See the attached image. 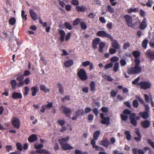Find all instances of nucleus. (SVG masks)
Listing matches in <instances>:
<instances>
[{
    "label": "nucleus",
    "instance_id": "bb28decb",
    "mask_svg": "<svg viewBox=\"0 0 154 154\" xmlns=\"http://www.w3.org/2000/svg\"><path fill=\"white\" fill-rule=\"evenodd\" d=\"M32 91V96H35L37 93L38 90V87L37 86H35L32 87L31 89Z\"/></svg>",
    "mask_w": 154,
    "mask_h": 154
},
{
    "label": "nucleus",
    "instance_id": "4c0bfd02",
    "mask_svg": "<svg viewBox=\"0 0 154 154\" xmlns=\"http://www.w3.org/2000/svg\"><path fill=\"white\" fill-rule=\"evenodd\" d=\"M121 120L124 121L127 120L128 116L127 115L121 114L120 115Z\"/></svg>",
    "mask_w": 154,
    "mask_h": 154
},
{
    "label": "nucleus",
    "instance_id": "13d9d810",
    "mask_svg": "<svg viewBox=\"0 0 154 154\" xmlns=\"http://www.w3.org/2000/svg\"><path fill=\"white\" fill-rule=\"evenodd\" d=\"M119 60V58L116 56H114L111 58L110 59L111 61L113 62L117 61Z\"/></svg>",
    "mask_w": 154,
    "mask_h": 154
},
{
    "label": "nucleus",
    "instance_id": "f03ea898",
    "mask_svg": "<svg viewBox=\"0 0 154 154\" xmlns=\"http://www.w3.org/2000/svg\"><path fill=\"white\" fill-rule=\"evenodd\" d=\"M123 113L125 114L129 115V118L131 123L134 126L137 125V122L135 119L136 114L135 113H131V112L128 109L124 110Z\"/></svg>",
    "mask_w": 154,
    "mask_h": 154
},
{
    "label": "nucleus",
    "instance_id": "e2e57ef3",
    "mask_svg": "<svg viewBox=\"0 0 154 154\" xmlns=\"http://www.w3.org/2000/svg\"><path fill=\"white\" fill-rule=\"evenodd\" d=\"M117 92L114 90L110 92V95L112 97H115L117 95Z\"/></svg>",
    "mask_w": 154,
    "mask_h": 154
},
{
    "label": "nucleus",
    "instance_id": "680f3d73",
    "mask_svg": "<svg viewBox=\"0 0 154 154\" xmlns=\"http://www.w3.org/2000/svg\"><path fill=\"white\" fill-rule=\"evenodd\" d=\"M117 49L114 48H110L109 49V52L111 54H113L116 52Z\"/></svg>",
    "mask_w": 154,
    "mask_h": 154
},
{
    "label": "nucleus",
    "instance_id": "7ed1b4c3",
    "mask_svg": "<svg viewBox=\"0 0 154 154\" xmlns=\"http://www.w3.org/2000/svg\"><path fill=\"white\" fill-rule=\"evenodd\" d=\"M69 139V137H67L66 138H63L59 139L58 141L62 148L65 150L73 149V147L69 144L66 143L67 141Z\"/></svg>",
    "mask_w": 154,
    "mask_h": 154
},
{
    "label": "nucleus",
    "instance_id": "f704fd0d",
    "mask_svg": "<svg viewBox=\"0 0 154 154\" xmlns=\"http://www.w3.org/2000/svg\"><path fill=\"white\" fill-rule=\"evenodd\" d=\"M64 25L66 28L67 29L71 30L72 29V25L68 22H65Z\"/></svg>",
    "mask_w": 154,
    "mask_h": 154
},
{
    "label": "nucleus",
    "instance_id": "4be33fe9",
    "mask_svg": "<svg viewBox=\"0 0 154 154\" xmlns=\"http://www.w3.org/2000/svg\"><path fill=\"white\" fill-rule=\"evenodd\" d=\"M75 9L78 12H84L86 10V8L84 6H76Z\"/></svg>",
    "mask_w": 154,
    "mask_h": 154
},
{
    "label": "nucleus",
    "instance_id": "2f4dec72",
    "mask_svg": "<svg viewBox=\"0 0 154 154\" xmlns=\"http://www.w3.org/2000/svg\"><path fill=\"white\" fill-rule=\"evenodd\" d=\"M10 84L12 89H15L16 88V86L17 85L16 80H11L10 82Z\"/></svg>",
    "mask_w": 154,
    "mask_h": 154
},
{
    "label": "nucleus",
    "instance_id": "37998d69",
    "mask_svg": "<svg viewBox=\"0 0 154 154\" xmlns=\"http://www.w3.org/2000/svg\"><path fill=\"white\" fill-rule=\"evenodd\" d=\"M24 92L23 93V95L24 96H26L29 93V89L28 87L26 86L24 88Z\"/></svg>",
    "mask_w": 154,
    "mask_h": 154
},
{
    "label": "nucleus",
    "instance_id": "5fc2aeb1",
    "mask_svg": "<svg viewBox=\"0 0 154 154\" xmlns=\"http://www.w3.org/2000/svg\"><path fill=\"white\" fill-rule=\"evenodd\" d=\"M136 97L141 104H144V101L142 98L139 96H137Z\"/></svg>",
    "mask_w": 154,
    "mask_h": 154
},
{
    "label": "nucleus",
    "instance_id": "69168bd1",
    "mask_svg": "<svg viewBox=\"0 0 154 154\" xmlns=\"http://www.w3.org/2000/svg\"><path fill=\"white\" fill-rule=\"evenodd\" d=\"M144 106L145 107V112H149V107L148 104H144Z\"/></svg>",
    "mask_w": 154,
    "mask_h": 154
},
{
    "label": "nucleus",
    "instance_id": "ea45409f",
    "mask_svg": "<svg viewBox=\"0 0 154 154\" xmlns=\"http://www.w3.org/2000/svg\"><path fill=\"white\" fill-rule=\"evenodd\" d=\"M16 21V20L14 17L11 18L9 20V24L11 25H14L15 24Z\"/></svg>",
    "mask_w": 154,
    "mask_h": 154
},
{
    "label": "nucleus",
    "instance_id": "c756f323",
    "mask_svg": "<svg viewBox=\"0 0 154 154\" xmlns=\"http://www.w3.org/2000/svg\"><path fill=\"white\" fill-rule=\"evenodd\" d=\"M100 134V131H97L94 132V133L93 137L95 140H97Z\"/></svg>",
    "mask_w": 154,
    "mask_h": 154
},
{
    "label": "nucleus",
    "instance_id": "4468645a",
    "mask_svg": "<svg viewBox=\"0 0 154 154\" xmlns=\"http://www.w3.org/2000/svg\"><path fill=\"white\" fill-rule=\"evenodd\" d=\"M29 13L31 17L33 20H35L37 19V14L33 10L30 9L29 11Z\"/></svg>",
    "mask_w": 154,
    "mask_h": 154
},
{
    "label": "nucleus",
    "instance_id": "ddd939ff",
    "mask_svg": "<svg viewBox=\"0 0 154 154\" xmlns=\"http://www.w3.org/2000/svg\"><path fill=\"white\" fill-rule=\"evenodd\" d=\"M140 124L143 128H148L150 126V122L148 120H146L141 121Z\"/></svg>",
    "mask_w": 154,
    "mask_h": 154
},
{
    "label": "nucleus",
    "instance_id": "6e6552de",
    "mask_svg": "<svg viewBox=\"0 0 154 154\" xmlns=\"http://www.w3.org/2000/svg\"><path fill=\"white\" fill-rule=\"evenodd\" d=\"M60 109L62 111V113L64 114L67 117L70 118L71 111V109L69 108L64 106H62L60 107Z\"/></svg>",
    "mask_w": 154,
    "mask_h": 154
},
{
    "label": "nucleus",
    "instance_id": "f3484780",
    "mask_svg": "<svg viewBox=\"0 0 154 154\" xmlns=\"http://www.w3.org/2000/svg\"><path fill=\"white\" fill-rule=\"evenodd\" d=\"M112 41L113 42L112 44V47L117 50L119 49L120 48V47L117 41L116 40Z\"/></svg>",
    "mask_w": 154,
    "mask_h": 154
},
{
    "label": "nucleus",
    "instance_id": "774afa93",
    "mask_svg": "<svg viewBox=\"0 0 154 154\" xmlns=\"http://www.w3.org/2000/svg\"><path fill=\"white\" fill-rule=\"evenodd\" d=\"M99 20L101 22L105 23H106V21L103 17H100L99 18Z\"/></svg>",
    "mask_w": 154,
    "mask_h": 154
},
{
    "label": "nucleus",
    "instance_id": "f257e3e1",
    "mask_svg": "<svg viewBox=\"0 0 154 154\" xmlns=\"http://www.w3.org/2000/svg\"><path fill=\"white\" fill-rule=\"evenodd\" d=\"M135 66L130 68L127 71V73L129 75H133L140 73L142 70L140 66H139L140 61L136 59L135 61Z\"/></svg>",
    "mask_w": 154,
    "mask_h": 154
},
{
    "label": "nucleus",
    "instance_id": "6ab92c4d",
    "mask_svg": "<svg viewBox=\"0 0 154 154\" xmlns=\"http://www.w3.org/2000/svg\"><path fill=\"white\" fill-rule=\"evenodd\" d=\"M37 139V135L35 134H32L29 137L28 140L30 142H33L36 140Z\"/></svg>",
    "mask_w": 154,
    "mask_h": 154
},
{
    "label": "nucleus",
    "instance_id": "dca6fc26",
    "mask_svg": "<svg viewBox=\"0 0 154 154\" xmlns=\"http://www.w3.org/2000/svg\"><path fill=\"white\" fill-rule=\"evenodd\" d=\"M58 33L60 35V40L61 42H63L65 39L66 35L65 32L63 30H60L59 31Z\"/></svg>",
    "mask_w": 154,
    "mask_h": 154
},
{
    "label": "nucleus",
    "instance_id": "bf43d9fd",
    "mask_svg": "<svg viewBox=\"0 0 154 154\" xmlns=\"http://www.w3.org/2000/svg\"><path fill=\"white\" fill-rule=\"evenodd\" d=\"M101 110L103 113H107L109 111L107 107H103L101 109Z\"/></svg>",
    "mask_w": 154,
    "mask_h": 154
},
{
    "label": "nucleus",
    "instance_id": "423d86ee",
    "mask_svg": "<svg viewBox=\"0 0 154 154\" xmlns=\"http://www.w3.org/2000/svg\"><path fill=\"white\" fill-rule=\"evenodd\" d=\"M96 35L99 37H106L109 39L111 41H113V38L112 36L110 34L107 33L106 31L103 30L98 31Z\"/></svg>",
    "mask_w": 154,
    "mask_h": 154
},
{
    "label": "nucleus",
    "instance_id": "a211bd4d",
    "mask_svg": "<svg viewBox=\"0 0 154 154\" xmlns=\"http://www.w3.org/2000/svg\"><path fill=\"white\" fill-rule=\"evenodd\" d=\"M135 133L138 137H134V140L137 142L140 141L142 138V136L140 131H135Z\"/></svg>",
    "mask_w": 154,
    "mask_h": 154
},
{
    "label": "nucleus",
    "instance_id": "79ce46f5",
    "mask_svg": "<svg viewBox=\"0 0 154 154\" xmlns=\"http://www.w3.org/2000/svg\"><path fill=\"white\" fill-rule=\"evenodd\" d=\"M81 20L79 18L76 19L73 22V25L74 26L77 25L80 22Z\"/></svg>",
    "mask_w": 154,
    "mask_h": 154
},
{
    "label": "nucleus",
    "instance_id": "49530a36",
    "mask_svg": "<svg viewBox=\"0 0 154 154\" xmlns=\"http://www.w3.org/2000/svg\"><path fill=\"white\" fill-rule=\"evenodd\" d=\"M24 78V75L21 74L16 78V80L19 82L23 81Z\"/></svg>",
    "mask_w": 154,
    "mask_h": 154
},
{
    "label": "nucleus",
    "instance_id": "412c9836",
    "mask_svg": "<svg viewBox=\"0 0 154 154\" xmlns=\"http://www.w3.org/2000/svg\"><path fill=\"white\" fill-rule=\"evenodd\" d=\"M139 115L141 117L144 119H147L149 117V112H140Z\"/></svg>",
    "mask_w": 154,
    "mask_h": 154
},
{
    "label": "nucleus",
    "instance_id": "9d476101",
    "mask_svg": "<svg viewBox=\"0 0 154 154\" xmlns=\"http://www.w3.org/2000/svg\"><path fill=\"white\" fill-rule=\"evenodd\" d=\"M11 123L14 128L17 129L19 128L20 122L18 118L16 117L13 118L12 120Z\"/></svg>",
    "mask_w": 154,
    "mask_h": 154
},
{
    "label": "nucleus",
    "instance_id": "473e14b6",
    "mask_svg": "<svg viewBox=\"0 0 154 154\" xmlns=\"http://www.w3.org/2000/svg\"><path fill=\"white\" fill-rule=\"evenodd\" d=\"M119 63L117 62L116 63L113 67V71L115 72H117L119 70Z\"/></svg>",
    "mask_w": 154,
    "mask_h": 154
},
{
    "label": "nucleus",
    "instance_id": "6e6d98bb",
    "mask_svg": "<svg viewBox=\"0 0 154 154\" xmlns=\"http://www.w3.org/2000/svg\"><path fill=\"white\" fill-rule=\"evenodd\" d=\"M43 147V145L42 144H38V145L35 144V148L36 149H40Z\"/></svg>",
    "mask_w": 154,
    "mask_h": 154
},
{
    "label": "nucleus",
    "instance_id": "09e8293b",
    "mask_svg": "<svg viewBox=\"0 0 154 154\" xmlns=\"http://www.w3.org/2000/svg\"><path fill=\"white\" fill-rule=\"evenodd\" d=\"M25 11L23 10H22L21 11V17L22 19L26 20H27V15H25Z\"/></svg>",
    "mask_w": 154,
    "mask_h": 154
},
{
    "label": "nucleus",
    "instance_id": "8fccbe9b",
    "mask_svg": "<svg viewBox=\"0 0 154 154\" xmlns=\"http://www.w3.org/2000/svg\"><path fill=\"white\" fill-rule=\"evenodd\" d=\"M130 46V44L128 42H124L123 45V48L124 50H126Z\"/></svg>",
    "mask_w": 154,
    "mask_h": 154
},
{
    "label": "nucleus",
    "instance_id": "7c9ffc66",
    "mask_svg": "<svg viewBox=\"0 0 154 154\" xmlns=\"http://www.w3.org/2000/svg\"><path fill=\"white\" fill-rule=\"evenodd\" d=\"M57 86L59 92L61 94H63L64 93V89L62 85L60 83H58L57 84Z\"/></svg>",
    "mask_w": 154,
    "mask_h": 154
},
{
    "label": "nucleus",
    "instance_id": "c9c22d12",
    "mask_svg": "<svg viewBox=\"0 0 154 154\" xmlns=\"http://www.w3.org/2000/svg\"><path fill=\"white\" fill-rule=\"evenodd\" d=\"M125 134L126 136V138L128 140H131V137L129 131H125Z\"/></svg>",
    "mask_w": 154,
    "mask_h": 154
},
{
    "label": "nucleus",
    "instance_id": "72a5a7b5",
    "mask_svg": "<svg viewBox=\"0 0 154 154\" xmlns=\"http://www.w3.org/2000/svg\"><path fill=\"white\" fill-rule=\"evenodd\" d=\"M101 144L103 146H107L109 144V142L107 139H106L102 140Z\"/></svg>",
    "mask_w": 154,
    "mask_h": 154
},
{
    "label": "nucleus",
    "instance_id": "864d4df0",
    "mask_svg": "<svg viewBox=\"0 0 154 154\" xmlns=\"http://www.w3.org/2000/svg\"><path fill=\"white\" fill-rule=\"evenodd\" d=\"M71 3L74 5L78 6L79 5V2L78 0H72L71 1Z\"/></svg>",
    "mask_w": 154,
    "mask_h": 154
},
{
    "label": "nucleus",
    "instance_id": "a18cd8bd",
    "mask_svg": "<svg viewBox=\"0 0 154 154\" xmlns=\"http://www.w3.org/2000/svg\"><path fill=\"white\" fill-rule=\"evenodd\" d=\"M16 146L17 149L19 151H21L23 150L22 144L20 143L17 142L16 143Z\"/></svg>",
    "mask_w": 154,
    "mask_h": 154
},
{
    "label": "nucleus",
    "instance_id": "aec40b11",
    "mask_svg": "<svg viewBox=\"0 0 154 154\" xmlns=\"http://www.w3.org/2000/svg\"><path fill=\"white\" fill-rule=\"evenodd\" d=\"M73 63V60L71 59H69L64 62V65L66 67H69L72 66Z\"/></svg>",
    "mask_w": 154,
    "mask_h": 154
},
{
    "label": "nucleus",
    "instance_id": "0e129e2a",
    "mask_svg": "<svg viewBox=\"0 0 154 154\" xmlns=\"http://www.w3.org/2000/svg\"><path fill=\"white\" fill-rule=\"evenodd\" d=\"M96 16V15L95 14L92 12L90 13L88 15V17L91 19H94V17Z\"/></svg>",
    "mask_w": 154,
    "mask_h": 154
},
{
    "label": "nucleus",
    "instance_id": "a19ab883",
    "mask_svg": "<svg viewBox=\"0 0 154 154\" xmlns=\"http://www.w3.org/2000/svg\"><path fill=\"white\" fill-rule=\"evenodd\" d=\"M140 80V77L138 76L132 82V84L134 85H137V86L139 87L138 82Z\"/></svg>",
    "mask_w": 154,
    "mask_h": 154
},
{
    "label": "nucleus",
    "instance_id": "5701e85b",
    "mask_svg": "<svg viewBox=\"0 0 154 154\" xmlns=\"http://www.w3.org/2000/svg\"><path fill=\"white\" fill-rule=\"evenodd\" d=\"M132 151L133 154H137V152L138 154H144V151L141 149H137V148H134L132 149Z\"/></svg>",
    "mask_w": 154,
    "mask_h": 154
},
{
    "label": "nucleus",
    "instance_id": "0eeeda50",
    "mask_svg": "<svg viewBox=\"0 0 154 154\" xmlns=\"http://www.w3.org/2000/svg\"><path fill=\"white\" fill-rule=\"evenodd\" d=\"M100 122L103 125H106L107 126L110 124V119L108 117H104L103 113L100 114Z\"/></svg>",
    "mask_w": 154,
    "mask_h": 154
},
{
    "label": "nucleus",
    "instance_id": "9b49d317",
    "mask_svg": "<svg viewBox=\"0 0 154 154\" xmlns=\"http://www.w3.org/2000/svg\"><path fill=\"white\" fill-rule=\"evenodd\" d=\"M146 55L148 56L151 60H154V51L148 49L146 52Z\"/></svg>",
    "mask_w": 154,
    "mask_h": 154
},
{
    "label": "nucleus",
    "instance_id": "052dcab7",
    "mask_svg": "<svg viewBox=\"0 0 154 154\" xmlns=\"http://www.w3.org/2000/svg\"><path fill=\"white\" fill-rule=\"evenodd\" d=\"M120 63L121 66H124L126 65L127 62L125 59H122L120 60Z\"/></svg>",
    "mask_w": 154,
    "mask_h": 154
},
{
    "label": "nucleus",
    "instance_id": "39448f33",
    "mask_svg": "<svg viewBox=\"0 0 154 154\" xmlns=\"http://www.w3.org/2000/svg\"><path fill=\"white\" fill-rule=\"evenodd\" d=\"M77 75L80 79L82 81H85L88 79L86 72L84 69H80L78 72Z\"/></svg>",
    "mask_w": 154,
    "mask_h": 154
},
{
    "label": "nucleus",
    "instance_id": "a878e982",
    "mask_svg": "<svg viewBox=\"0 0 154 154\" xmlns=\"http://www.w3.org/2000/svg\"><path fill=\"white\" fill-rule=\"evenodd\" d=\"M132 54L135 58L134 61L136 59H137L139 60V61H140V59L138 58V57L140 55V53L139 51H134L132 52Z\"/></svg>",
    "mask_w": 154,
    "mask_h": 154
},
{
    "label": "nucleus",
    "instance_id": "338daca9",
    "mask_svg": "<svg viewBox=\"0 0 154 154\" xmlns=\"http://www.w3.org/2000/svg\"><path fill=\"white\" fill-rule=\"evenodd\" d=\"M58 123L61 126L63 125L65 123V121L63 120H59L57 121Z\"/></svg>",
    "mask_w": 154,
    "mask_h": 154
},
{
    "label": "nucleus",
    "instance_id": "de8ad7c7",
    "mask_svg": "<svg viewBox=\"0 0 154 154\" xmlns=\"http://www.w3.org/2000/svg\"><path fill=\"white\" fill-rule=\"evenodd\" d=\"M153 3V2L152 0H148L146 3V5L147 7H151L152 4Z\"/></svg>",
    "mask_w": 154,
    "mask_h": 154
},
{
    "label": "nucleus",
    "instance_id": "4d7b16f0",
    "mask_svg": "<svg viewBox=\"0 0 154 154\" xmlns=\"http://www.w3.org/2000/svg\"><path fill=\"white\" fill-rule=\"evenodd\" d=\"M90 64V61H84L82 63V65L84 67H86Z\"/></svg>",
    "mask_w": 154,
    "mask_h": 154
},
{
    "label": "nucleus",
    "instance_id": "3c124183",
    "mask_svg": "<svg viewBox=\"0 0 154 154\" xmlns=\"http://www.w3.org/2000/svg\"><path fill=\"white\" fill-rule=\"evenodd\" d=\"M133 106L136 108H137L138 107L139 103L137 100L135 99L133 100Z\"/></svg>",
    "mask_w": 154,
    "mask_h": 154
},
{
    "label": "nucleus",
    "instance_id": "20e7f679",
    "mask_svg": "<svg viewBox=\"0 0 154 154\" xmlns=\"http://www.w3.org/2000/svg\"><path fill=\"white\" fill-rule=\"evenodd\" d=\"M138 85L140 89L144 90L150 88L152 85L151 82L148 81H141L139 82Z\"/></svg>",
    "mask_w": 154,
    "mask_h": 154
},
{
    "label": "nucleus",
    "instance_id": "b1692460",
    "mask_svg": "<svg viewBox=\"0 0 154 154\" xmlns=\"http://www.w3.org/2000/svg\"><path fill=\"white\" fill-rule=\"evenodd\" d=\"M146 19L145 18H144L140 24V29L143 30L147 26V23L146 22Z\"/></svg>",
    "mask_w": 154,
    "mask_h": 154
},
{
    "label": "nucleus",
    "instance_id": "603ef678",
    "mask_svg": "<svg viewBox=\"0 0 154 154\" xmlns=\"http://www.w3.org/2000/svg\"><path fill=\"white\" fill-rule=\"evenodd\" d=\"M113 65V63L112 62L106 64L104 67L105 69H106L112 67Z\"/></svg>",
    "mask_w": 154,
    "mask_h": 154
},
{
    "label": "nucleus",
    "instance_id": "f8f14e48",
    "mask_svg": "<svg viewBox=\"0 0 154 154\" xmlns=\"http://www.w3.org/2000/svg\"><path fill=\"white\" fill-rule=\"evenodd\" d=\"M100 42V38H96L93 39L92 42V46L93 48L94 49L97 48V45H99Z\"/></svg>",
    "mask_w": 154,
    "mask_h": 154
},
{
    "label": "nucleus",
    "instance_id": "cd10ccee",
    "mask_svg": "<svg viewBox=\"0 0 154 154\" xmlns=\"http://www.w3.org/2000/svg\"><path fill=\"white\" fill-rule=\"evenodd\" d=\"M40 90L41 91H43L45 93H49L50 90L49 89H46L45 86L43 85H40Z\"/></svg>",
    "mask_w": 154,
    "mask_h": 154
},
{
    "label": "nucleus",
    "instance_id": "e433bc0d",
    "mask_svg": "<svg viewBox=\"0 0 154 154\" xmlns=\"http://www.w3.org/2000/svg\"><path fill=\"white\" fill-rule=\"evenodd\" d=\"M148 40L147 39L144 40L142 43V45L143 48L146 49V48Z\"/></svg>",
    "mask_w": 154,
    "mask_h": 154
},
{
    "label": "nucleus",
    "instance_id": "2eb2a0df",
    "mask_svg": "<svg viewBox=\"0 0 154 154\" xmlns=\"http://www.w3.org/2000/svg\"><path fill=\"white\" fill-rule=\"evenodd\" d=\"M22 96L21 93L14 92L12 95V97L14 99H17L22 98Z\"/></svg>",
    "mask_w": 154,
    "mask_h": 154
},
{
    "label": "nucleus",
    "instance_id": "c03bdc74",
    "mask_svg": "<svg viewBox=\"0 0 154 154\" xmlns=\"http://www.w3.org/2000/svg\"><path fill=\"white\" fill-rule=\"evenodd\" d=\"M107 10L108 12L111 14L114 12V9L110 5H108L107 6Z\"/></svg>",
    "mask_w": 154,
    "mask_h": 154
},
{
    "label": "nucleus",
    "instance_id": "393cba45",
    "mask_svg": "<svg viewBox=\"0 0 154 154\" xmlns=\"http://www.w3.org/2000/svg\"><path fill=\"white\" fill-rule=\"evenodd\" d=\"M90 91L91 92H94L96 89V85L95 82L93 81H92L90 84Z\"/></svg>",
    "mask_w": 154,
    "mask_h": 154
},
{
    "label": "nucleus",
    "instance_id": "1a4fd4ad",
    "mask_svg": "<svg viewBox=\"0 0 154 154\" xmlns=\"http://www.w3.org/2000/svg\"><path fill=\"white\" fill-rule=\"evenodd\" d=\"M124 18L125 20L126 23L128 27H131L132 26V18L130 15L126 14L124 16Z\"/></svg>",
    "mask_w": 154,
    "mask_h": 154
},
{
    "label": "nucleus",
    "instance_id": "c85d7f7f",
    "mask_svg": "<svg viewBox=\"0 0 154 154\" xmlns=\"http://www.w3.org/2000/svg\"><path fill=\"white\" fill-rule=\"evenodd\" d=\"M105 46V43L103 42H100L99 45V51L101 53H103L104 48Z\"/></svg>",
    "mask_w": 154,
    "mask_h": 154
},
{
    "label": "nucleus",
    "instance_id": "58836bf2",
    "mask_svg": "<svg viewBox=\"0 0 154 154\" xmlns=\"http://www.w3.org/2000/svg\"><path fill=\"white\" fill-rule=\"evenodd\" d=\"M81 28L83 30H85L87 28L86 23L83 21L81 22L80 23Z\"/></svg>",
    "mask_w": 154,
    "mask_h": 154
}]
</instances>
